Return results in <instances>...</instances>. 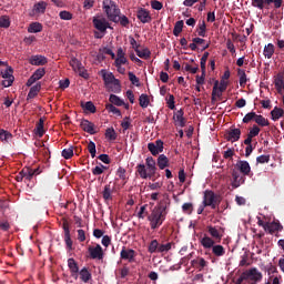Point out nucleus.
<instances>
[{
	"label": "nucleus",
	"mask_w": 284,
	"mask_h": 284,
	"mask_svg": "<svg viewBox=\"0 0 284 284\" xmlns=\"http://www.w3.org/2000/svg\"><path fill=\"white\" fill-rule=\"evenodd\" d=\"M236 166L240 170L241 174H243L244 176H250V172H252V168L250 166L248 161L240 160L236 163Z\"/></svg>",
	"instance_id": "18"
},
{
	"label": "nucleus",
	"mask_w": 284,
	"mask_h": 284,
	"mask_svg": "<svg viewBox=\"0 0 284 284\" xmlns=\"http://www.w3.org/2000/svg\"><path fill=\"white\" fill-rule=\"evenodd\" d=\"M134 256H136L135 250L126 248L125 246L122 247L120 253V258H122V261H129V263H132L134 261Z\"/></svg>",
	"instance_id": "13"
},
{
	"label": "nucleus",
	"mask_w": 284,
	"mask_h": 284,
	"mask_svg": "<svg viewBox=\"0 0 284 284\" xmlns=\"http://www.w3.org/2000/svg\"><path fill=\"white\" fill-rule=\"evenodd\" d=\"M10 139H12V133H10V131L0 129V141H4L6 143H8Z\"/></svg>",
	"instance_id": "46"
},
{
	"label": "nucleus",
	"mask_w": 284,
	"mask_h": 284,
	"mask_svg": "<svg viewBox=\"0 0 284 284\" xmlns=\"http://www.w3.org/2000/svg\"><path fill=\"white\" fill-rule=\"evenodd\" d=\"M42 30L43 24L39 22H32L28 28V32H30L31 34H37V32H41Z\"/></svg>",
	"instance_id": "36"
},
{
	"label": "nucleus",
	"mask_w": 284,
	"mask_h": 284,
	"mask_svg": "<svg viewBox=\"0 0 284 284\" xmlns=\"http://www.w3.org/2000/svg\"><path fill=\"white\" fill-rule=\"evenodd\" d=\"M232 187L234 190H236V187H241V185H243V183H245V175L239 173V171H232Z\"/></svg>",
	"instance_id": "12"
},
{
	"label": "nucleus",
	"mask_w": 284,
	"mask_h": 284,
	"mask_svg": "<svg viewBox=\"0 0 284 284\" xmlns=\"http://www.w3.org/2000/svg\"><path fill=\"white\" fill-rule=\"evenodd\" d=\"M120 23L123 28H128L130 26V19H128L125 16H116V22Z\"/></svg>",
	"instance_id": "50"
},
{
	"label": "nucleus",
	"mask_w": 284,
	"mask_h": 284,
	"mask_svg": "<svg viewBox=\"0 0 284 284\" xmlns=\"http://www.w3.org/2000/svg\"><path fill=\"white\" fill-rule=\"evenodd\" d=\"M68 267L71 272V276L75 280L79 278V263H77L74 258L70 257L68 260Z\"/></svg>",
	"instance_id": "17"
},
{
	"label": "nucleus",
	"mask_w": 284,
	"mask_h": 284,
	"mask_svg": "<svg viewBox=\"0 0 284 284\" xmlns=\"http://www.w3.org/2000/svg\"><path fill=\"white\" fill-rule=\"evenodd\" d=\"M70 65L73 70H82L83 69V64L81 63V61H79L77 58H72L70 60Z\"/></svg>",
	"instance_id": "52"
},
{
	"label": "nucleus",
	"mask_w": 284,
	"mask_h": 284,
	"mask_svg": "<svg viewBox=\"0 0 284 284\" xmlns=\"http://www.w3.org/2000/svg\"><path fill=\"white\" fill-rule=\"evenodd\" d=\"M158 168H160V170H165V168H170V160L165 154L159 155Z\"/></svg>",
	"instance_id": "32"
},
{
	"label": "nucleus",
	"mask_w": 284,
	"mask_h": 284,
	"mask_svg": "<svg viewBox=\"0 0 284 284\" xmlns=\"http://www.w3.org/2000/svg\"><path fill=\"white\" fill-rule=\"evenodd\" d=\"M275 89L277 90L278 94H281L284 90V74L283 73H278L275 77Z\"/></svg>",
	"instance_id": "29"
},
{
	"label": "nucleus",
	"mask_w": 284,
	"mask_h": 284,
	"mask_svg": "<svg viewBox=\"0 0 284 284\" xmlns=\"http://www.w3.org/2000/svg\"><path fill=\"white\" fill-rule=\"evenodd\" d=\"M36 80L39 81V79H43V77H45V69L44 68H40L38 70L34 71V73L32 74Z\"/></svg>",
	"instance_id": "62"
},
{
	"label": "nucleus",
	"mask_w": 284,
	"mask_h": 284,
	"mask_svg": "<svg viewBox=\"0 0 284 284\" xmlns=\"http://www.w3.org/2000/svg\"><path fill=\"white\" fill-rule=\"evenodd\" d=\"M191 265L194 270H199V272H207L209 262L203 257H197L191 261Z\"/></svg>",
	"instance_id": "11"
},
{
	"label": "nucleus",
	"mask_w": 284,
	"mask_h": 284,
	"mask_svg": "<svg viewBox=\"0 0 284 284\" xmlns=\"http://www.w3.org/2000/svg\"><path fill=\"white\" fill-rule=\"evenodd\" d=\"M39 92H41V84L37 83L36 85L31 87V89L29 90V93L27 95V101H30V99H34L37 94H39Z\"/></svg>",
	"instance_id": "33"
},
{
	"label": "nucleus",
	"mask_w": 284,
	"mask_h": 284,
	"mask_svg": "<svg viewBox=\"0 0 284 284\" xmlns=\"http://www.w3.org/2000/svg\"><path fill=\"white\" fill-rule=\"evenodd\" d=\"M265 232H268V234H275V232H283V224L276 221L266 223Z\"/></svg>",
	"instance_id": "16"
},
{
	"label": "nucleus",
	"mask_w": 284,
	"mask_h": 284,
	"mask_svg": "<svg viewBox=\"0 0 284 284\" xmlns=\"http://www.w3.org/2000/svg\"><path fill=\"white\" fill-rule=\"evenodd\" d=\"M129 81H131L132 85L141 88V81L132 71L129 72Z\"/></svg>",
	"instance_id": "51"
},
{
	"label": "nucleus",
	"mask_w": 284,
	"mask_h": 284,
	"mask_svg": "<svg viewBox=\"0 0 284 284\" xmlns=\"http://www.w3.org/2000/svg\"><path fill=\"white\" fill-rule=\"evenodd\" d=\"M88 151L90 152L92 159H94V156H97V144L93 141L89 142Z\"/></svg>",
	"instance_id": "59"
},
{
	"label": "nucleus",
	"mask_w": 284,
	"mask_h": 284,
	"mask_svg": "<svg viewBox=\"0 0 284 284\" xmlns=\"http://www.w3.org/2000/svg\"><path fill=\"white\" fill-rule=\"evenodd\" d=\"M209 57H210V52H204L201 60H200V68L203 72V74H205L206 63H207Z\"/></svg>",
	"instance_id": "44"
},
{
	"label": "nucleus",
	"mask_w": 284,
	"mask_h": 284,
	"mask_svg": "<svg viewBox=\"0 0 284 284\" xmlns=\"http://www.w3.org/2000/svg\"><path fill=\"white\" fill-rule=\"evenodd\" d=\"M244 276L246 281L251 284L260 283V281H263V273L258 271V268L253 267L244 272Z\"/></svg>",
	"instance_id": "5"
},
{
	"label": "nucleus",
	"mask_w": 284,
	"mask_h": 284,
	"mask_svg": "<svg viewBox=\"0 0 284 284\" xmlns=\"http://www.w3.org/2000/svg\"><path fill=\"white\" fill-rule=\"evenodd\" d=\"M223 92L219 90V80H215L214 85H213V90H212V97H211V103H216V97L217 99H221V97H223Z\"/></svg>",
	"instance_id": "23"
},
{
	"label": "nucleus",
	"mask_w": 284,
	"mask_h": 284,
	"mask_svg": "<svg viewBox=\"0 0 284 284\" xmlns=\"http://www.w3.org/2000/svg\"><path fill=\"white\" fill-rule=\"evenodd\" d=\"M44 123L45 120L43 118H40L36 124L34 134L36 136H39V139H41L43 134H45V130L43 129Z\"/></svg>",
	"instance_id": "26"
},
{
	"label": "nucleus",
	"mask_w": 284,
	"mask_h": 284,
	"mask_svg": "<svg viewBox=\"0 0 284 284\" xmlns=\"http://www.w3.org/2000/svg\"><path fill=\"white\" fill-rule=\"evenodd\" d=\"M125 169L123 166H120L116 171V176H119L121 181H124V183H128V175L125 174Z\"/></svg>",
	"instance_id": "53"
},
{
	"label": "nucleus",
	"mask_w": 284,
	"mask_h": 284,
	"mask_svg": "<svg viewBox=\"0 0 284 284\" xmlns=\"http://www.w3.org/2000/svg\"><path fill=\"white\" fill-rule=\"evenodd\" d=\"M207 32V26L205 24V21H202V23L199 24L197 34L199 37H205Z\"/></svg>",
	"instance_id": "56"
},
{
	"label": "nucleus",
	"mask_w": 284,
	"mask_h": 284,
	"mask_svg": "<svg viewBox=\"0 0 284 284\" xmlns=\"http://www.w3.org/2000/svg\"><path fill=\"white\" fill-rule=\"evenodd\" d=\"M102 199H104V201H112V185H111V183H109L104 186V190L102 191Z\"/></svg>",
	"instance_id": "35"
},
{
	"label": "nucleus",
	"mask_w": 284,
	"mask_h": 284,
	"mask_svg": "<svg viewBox=\"0 0 284 284\" xmlns=\"http://www.w3.org/2000/svg\"><path fill=\"white\" fill-rule=\"evenodd\" d=\"M109 105H118V106H121V105H124L125 102H123V100H121V98H119L118 95H114V94H111L110 98H109Z\"/></svg>",
	"instance_id": "42"
},
{
	"label": "nucleus",
	"mask_w": 284,
	"mask_h": 284,
	"mask_svg": "<svg viewBox=\"0 0 284 284\" xmlns=\"http://www.w3.org/2000/svg\"><path fill=\"white\" fill-rule=\"evenodd\" d=\"M136 17L141 23H150L152 21V16H150V11L144 8L138 10Z\"/></svg>",
	"instance_id": "19"
},
{
	"label": "nucleus",
	"mask_w": 284,
	"mask_h": 284,
	"mask_svg": "<svg viewBox=\"0 0 284 284\" xmlns=\"http://www.w3.org/2000/svg\"><path fill=\"white\" fill-rule=\"evenodd\" d=\"M184 112H183V109H180L173 116V119H175L178 125H180V128H185V123H186V120L185 118L183 116Z\"/></svg>",
	"instance_id": "31"
},
{
	"label": "nucleus",
	"mask_w": 284,
	"mask_h": 284,
	"mask_svg": "<svg viewBox=\"0 0 284 284\" xmlns=\"http://www.w3.org/2000/svg\"><path fill=\"white\" fill-rule=\"evenodd\" d=\"M207 232L210 236H212L211 239H214L216 243H221L223 235L221 234V232H219V230L215 226H207Z\"/></svg>",
	"instance_id": "25"
},
{
	"label": "nucleus",
	"mask_w": 284,
	"mask_h": 284,
	"mask_svg": "<svg viewBox=\"0 0 284 284\" xmlns=\"http://www.w3.org/2000/svg\"><path fill=\"white\" fill-rule=\"evenodd\" d=\"M93 27L102 34H105L108 28H110V22L105 18H93Z\"/></svg>",
	"instance_id": "8"
},
{
	"label": "nucleus",
	"mask_w": 284,
	"mask_h": 284,
	"mask_svg": "<svg viewBox=\"0 0 284 284\" xmlns=\"http://www.w3.org/2000/svg\"><path fill=\"white\" fill-rule=\"evenodd\" d=\"M135 53L138 57H140V59H150L152 52L150 51V49H143V50H139V47L135 48Z\"/></svg>",
	"instance_id": "39"
},
{
	"label": "nucleus",
	"mask_w": 284,
	"mask_h": 284,
	"mask_svg": "<svg viewBox=\"0 0 284 284\" xmlns=\"http://www.w3.org/2000/svg\"><path fill=\"white\" fill-rule=\"evenodd\" d=\"M105 109L108 110V112H111L112 114H116V116H121V110H119L113 104H106Z\"/></svg>",
	"instance_id": "60"
},
{
	"label": "nucleus",
	"mask_w": 284,
	"mask_h": 284,
	"mask_svg": "<svg viewBox=\"0 0 284 284\" xmlns=\"http://www.w3.org/2000/svg\"><path fill=\"white\" fill-rule=\"evenodd\" d=\"M102 6L109 21L116 23V17L121 14V9H119L116 2L114 0H103Z\"/></svg>",
	"instance_id": "2"
},
{
	"label": "nucleus",
	"mask_w": 284,
	"mask_h": 284,
	"mask_svg": "<svg viewBox=\"0 0 284 284\" xmlns=\"http://www.w3.org/2000/svg\"><path fill=\"white\" fill-rule=\"evenodd\" d=\"M284 114L283 109L275 106L272 111H271V116L273 121H278V119H281Z\"/></svg>",
	"instance_id": "38"
},
{
	"label": "nucleus",
	"mask_w": 284,
	"mask_h": 284,
	"mask_svg": "<svg viewBox=\"0 0 284 284\" xmlns=\"http://www.w3.org/2000/svg\"><path fill=\"white\" fill-rule=\"evenodd\" d=\"M170 250H172V243L161 244L159 240H152L148 246L149 254H168Z\"/></svg>",
	"instance_id": "3"
},
{
	"label": "nucleus",
	"mask_w": 284,
	"mask_h": 284,
	"mask_svg": "<svg viewBox=\"0 0 284 284\" xmlns=\"http://www.w3.org/2000/svg\"><path fill=\"white\" fill-rule=\"evenodd\" d=\"M260 133H261V128L254 124L252 129H250L248 135H251L254 139V136H258Z\"/></svg>",
	"instance_id": "64"
},
{
	"label": "nucleus",
	"mask_w": 284,
	"mask_h": 284,
	"mask_svg": "<svg viewBox=\"0 0 284 284\" xmlns=\"http://www.w3.org/2000/svg\"><path fill=\"white\" fill-rule=\"evenodd\" d=\"M237 77H240L241 88H245V85H247V74L245 73V70L237 69Z\"/></svg>",
	"instance_id": "37"
},
{
	"label": "nucleus",
	"mask_w": 284,
	"mask_h": 284,
	"mask_svg": "<svg viewBox=\"0 0 284 284\" xmlns=\"http://www.w3.org/2000/svg\"><path fill=\"white\" fill-rule=\"evenodd\" d=\"M103 81L105 85H115L114 93L121 92V81L114 77V73H104Z\"/></svg>",
	"instance_id": "6"
},
{
	"label": "nucleus",
	"mask_w": 284,
	"mask_h": 284,
	"mask_svg": "<svg viewBox=\"0 0 284 284\" xmlns=\"http://www.w3.org/2000/svg\"><path fill=\"white\" fill-rule=\"evenodd\" d=\"M80 128L83 130V132H88V134H97L94 123L90 122L89 120L83 119L80 123Z\"/></svg>",
	"instance_id": "20"
},
{
	"label": "nucleus",
	"mask_w": 284,
	"mask_h": 284,
	"mask_svg": "<svg viewBox=\"0 0 284 284\" xmlns=\"http://www.w3.org/2000/svg\"><path fill=\"white\" fill-rule=\"evenodd\" d=\"M62 156L63 159H67V160L72 159V156H74V148L70 146L68 149H64L62 151Z\"/></svg>",
	"instance_id": "54"
},
{
	"label": "nucleus",
	"mask_w": 284,
	"mask_h": 284,
	"mask_svg": "<svg viewBox=\"0 0 284 284\" xmlns=\"http://www.w3.org/2000/svg\"><path fill=\"white\" fill-rule=\"evenodd\" d=\"M29 63L31 65H45L48 63V58L43 57V55H32L29 59Z\"/></svg>",
	"instance_id": "21"
},
{
	"label": "nucleus",
	"mask_w": 284,
	"mask_h": 284,
	"mask_svg": "<svg viewBox=\"0 0 284 284\" xmlns=\"http://www.w3.org/2000/svg\"><path fill=\"white\" fill-rule=\"evenodd\" d=\"M136 172L140 179H152L153 174H150V171L145 168V164H138Z\"/></svg>",
	"instance_id": "22"
},
{
	"label": "nucleus",
	"mask_w": 284,
	"mask_h": 284,
	"mask_svg": "<svg viewBox=\"0 0 284 284\" xmlns=\"http://www.w3.org/2000/svg\"><path fill=\"white\" fill-rule=\"evenodd\" d=\"M45 8H48V3L44 1H40L34 4V11L40 12L41 14L45 13Z\"/></svg>",
	"instance_id": "48"
},
{
	"label": "nucleus",
	"mask_w": 284,
	"mask_h": 284,
	"mask_svg": "<svg viewBox=\"0 0 284 284\" xmlns=\"http://www.w3.org/2000/svg\"><path fill=\"white\" fill-rule=\"evenodd\" d=\"M201 245L204 247V250H212L214 243H216V241L207 235H204L201 241H200Z\"/></svg>",
	"instance_id": "28"
},
{
	"label": "nucleus",
	"mask_w": 284,
	"mask_h": 284,
	"mask_svg": "<svg viewBox=\"0 0 284 284\" xmlns=\"http://www.w3.org/2000/svg\"><path fill=\"white\" fill-rule=\"evenodd\" d=\"M79 276H80V281H82V283H90V280L92 278V273L90 272V270L88 267H83L82 270L79 271Z\"/></svg>",
	"instance_id": "24"
},
{
	"label": "nucleus",
	"mask_w": 284,
	"mask_h": 284,
	"mask_svg": "<svg viewBox=\"0 0 284 284\" xmlns=\"http://www.w3.org/2000/svg\"><path fill=\"white\" fill-rule=\"evenodd\" d=\"M104 135L108 141H116V131H114V128H108Z\"/></svg>",
	"instance_id": "43"
},
{
	"label": "nucleus",
	"mask_w": 284,
	"mask_h": 284,
	"mask_svg": "<svg viewBox=\"0 0 284 284\" xmlns=\"http://www.w3.org/2000/svg\"><path fill=\"white\" fill-rule=\"evenodd\" d=\"M212 254H214L217 257L225 256V247L221 244L213 245L211 247Z\"/></svg>",
	"instance_id": "34"
},
{
	"label": "nucleus",
	"mask_w": 284,
	"mask_h": 284,
	"mask_svg": "<svg viewBox=\"0 0 284 284\" xmlns=\"http://www.w3.org/2000/svg\"><path fill=\"white\" fill-rule=\"evenodd\" d=\"M221 203V196L216 195L214 191L206 190L204 192L203 205L204 207H212L216 210V206Z\"/></svg>",
	"instance_id": "4"
},
{
	"label": "nucleus",
	"mask_w": 284,
	"mask_h": 284,
	"mask_svg": "<svg viewBox=\"0 0 284 284\" xmlns=\"http://www.w3.org/2000/svg\"><path fill=\"white\" fill-rule=\"evenodd\" d=\"M10 26V18L8 16L0 17V28H8Z\"/></svg>",
	"instance_id": "63"
},
{
	"label": "nucleus",
	"mask_w": 284,
	"mask_h": 284,
	"mask_svg": "<svg viewBox=\"0 0 284 284\" xmlns=\"http://www.w3.org/2000/svg\"><path fill=\"white\" fill-rule=\"evenodd\" d=\"M89 254H90V257L93 258V260H97L98 261H102L103 258V247H101L99 244H97V246H89Z\"/></svg>",
	"instance_id": "15"
},
{
	"label": "nucleus",
	"mask_w": 284,
	"mask_h": 284,
	"mask_svg": "<svg viewBox=\"0 0 284 284\" xmlns=\"http://www.w3.org/2000/svg\"><path fill=\"white\" fill-rule=\"evenodd\" d=\"M62 229L64 231L65 245H67L68 250H72V237L70 235V224L68 223V220L63 221Z\"/></svg>",
	"instance_id": "14"
},
{
	"label": "nucleus",
	"mask_w": 284,
	"mask_h": 284,
	"mask_svg": "<svg viewBox=\"0 0 284 284\" xmlns=\"http://www.w3.org/2000/svg\"><path fill=\"white\" fill-rule=\"evenodd\" d=\"M263 54L266 59H272L274 57V45L272 43L266 44Z\"/></svg>",
	"instance_id": "40"
},
{
	"label": "nucleus",
	"mask_w": 284,
	"mask_h": 284,
	"mask_svg": "<svg viewBox=\"0 0 284 284\" xmlns=\"http://www.w3.org/2000/svg\"><path fill=\"white\" fill-rule=\"evenodd\" d=\"M255 119H256V112H250L245 114L242 121L243 123H250V121H255Z\"/></svg>",
	"instance_id": "61"
},
{
	"label": "nucleus",
	"mask_w": 284,
	"mask_h": 284,
	"mask_svg": "<svg viewBox=\"0 0 284 284\" xmlns=\"http://www.w3.org/2000/svg\"><path fill=\"white\" fill-rule=\"evenodd\" d=\"M148 150L153 156H158V154H161V152H163V141L156 140L155 142H150L148 144Z\"/></svg>",
	"instance_id": "10"
},
{
	"label": "nucleus",
	"mask_w": 284,
	"mask_h": 284,
	"mask_svg": "<svg viewBox=\"0 0 284 284\" xmlns=\"http://www.w3.org/2000/svg\"><path fill=\"white\" fill-rule=\"evenodd\" d=\"M254 121H255V123L258 124L261 128H267V125H270V121H268L267 119H265V116H263V115L256 114Z\"/></svg>",
	"instance_id": "41"
},
{
	"label": "nucleus",
	"mask_w": 284,
	"mask_h": 284,
	"mask_svg": "<svg viewBox=\"0 0 284 284\" xmlns=\"http://www.w3.org/2000/svg\"><path fill=\"white\" fill-rule=\"evenodd\" d=\"M108 168H105L103 164L99 163L95 168L92 169L93 176H100V174H103Z\"/></svg>",
	"instance_id": "47"
},
{
	"label": "nucleus",
	"mask_w": 284,
	"mask_h": 284,
	"mask_svg": "<svg viewBox=\"0 0 284 284\" xmlns=\"http://www.w3.org/2000/svg\"><path fill=\"white\" fill-rule=\"evenodd\" d=\"M21 174L24 179V183H30V181H32V179H34V173L32 172V168H30V166H24L21 170Z\"/></svg>",
	"instance_id": "27"
},
{
	"label": "nucleus",
	"mask_w": 284,
	"mask_h": 284,
	"mask_svg": "<svg viewBox=\"0 0 284 284\" xmlns=\"http://www.w3.org/2000/svg\"><path fill=\"white\" fill-rule=\"evenodd\" d=\"M59 17L62 21H72V13H70V11H60Z\"/></svg>",
	"instance_id": "58"
},
{
	"label": "nucleus",
	"mask_w": 284,
	"mask_h": 284,
	"mask_svg": "<svg viewBox=\"0 0 284 284\" xmlns=\"http://www.w3.org/2000/svg\"><path fill=\"white\" fill-rule=\"evenodd\" d=\"M139 101L142 108H148L150 105V98L148 94H141Z\"/></svg>",
	"instance_id": "55"
},
{
	"label": "nucleus",
	"mask_w": 284,
	"mask_h": 284,
	"mask_svg": "<svg viewBox=\"0 0 284 284\" xmlns=\"http://www.w3.org/2000/svg\"><path fill=\"white\" fill-rule=\"evenodd\" d=\"M183 26H184L183 20L175 22V26L173 29L174 37H179V34H181V32H183Z\"/></svg>",
	"instance_id": "45"
},
{
	"label": "nucleus",
	"mask_w": 284,
	"mask_h": 284,
	"mask_svg": "<svg viewBox=\"0 0 284 284\" xmlns=\"http://www.w3.org/2000/svg\"><path fill=\"white\" fill-rule=\"evenodd\" d=\"M14 69L12 67H8L4 72H2V85L3 88H10L14 83Z\"/></svg>",
	"instance_id": "7"
},
{
	"label": "nucleus",
	"mask_w": 284,
	"mask_h": 284,
	"mask_svg": "<svg viewBox=\"0 0 284 284\" xmlns=\"http://www.w3.org/2000/svg\"><path fill=\"white\" fill-rule=\"evenodd\" d=\"M182 212H184V214H192V212H194V205L192 203H184L182 205Z\"/></svg>",
	"instance_id": "57"
},
{
	"label": "nucleus",
	"mask_w": 284,
	"mask_h": 284,
	"mask_svg": "<svg viewBox=\"0 0 284 284\" xmlns=\"http://www.w3.org/2000/svg\"><path fill=\"white\" fill-rule=\"evenodd\" d=\"M83 110H87V112H91V114H94L97 112V106H94V103L92 101H88L84 104H82Z\"/></svg>",
	"instance_id": "49"
},
{
	"label": "nucleus",
	"mask_w": 284,
	"mask_h": 284,
	"mask_svg": "<svg viewBox=\"0 0 284 284\" xmlns=\"http://www.w3.org/2000/svg\"><path fill=\"white\" fill-rule=\"evenodd\" d=\"M225 139L231 143H236V141L241 139V129L231 126L230 130L225 133Z\"/></svg>",
	"instance_id": "9"
},
{
	"label": "nucleus",
	"mask_w": 284,
	"mask_h": 284,
	"mask_svg": "<svg viewBox=\"0 0 284 284\" xmlns=\"http://www.w3.org/2000/svg\"><path fill=\"white\" fill-rule=\"evenodd\" d=\"M168 219V204L160 203L148 215L151 230H159Z\"/></svg>",
	"instance_id": "1"
},
{
	"label": "nucleus",
	"mask_w": 284,
	"mask_h": 284,
	"mask_svg": "<svg viewBox=\"0 0 284 284\" xmlns=\"http://www.w3.org/2000/svg\"><path fill=\"white\" fill-rule=\"evenodd\" d=\"M145 163L148 166V171L154 176V174H156V161L154 160V158L149 156L145 159Z\"/></svg>",
	"instance_id": "30"
}]
</instances>
